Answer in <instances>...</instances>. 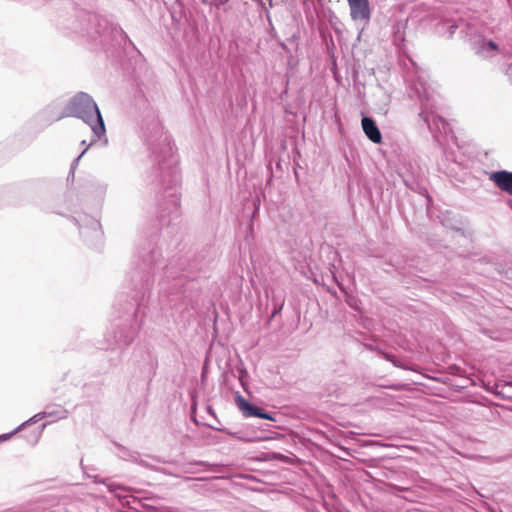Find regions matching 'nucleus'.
<instances>
[{"mask_svg":"<svg viewBox=\"0 0 512 512\" xmlns=\"http://www.w3.org/2000/svg\"><path fill=\"white\" fill-rule=\"evenodd\" d=\"M61 117L79 118L91 128L93 133L91 143L87 145L83 152L73 161L71 169L74 170L90 145L102 139H104V143L107 144L106 128L97 104L93 98L85 92H79L69 100Z\"/></svg>","mask_w":512,"mask_h":512,"instance_id":"obj_1","label":"nucleus"},{"mask_svg":"<svg viewBox=\"0 0 512 512\" xmlns=\"http://www.w3.org/2000/svg\"><path fill=\"white\" fill-rule=\"evenodd\" d=\"M354 21L368 22L371 18L369 0H347Z\"/></svg>","mask_w":512,"mask_h":512,"instance_id":"obj_2","label":"nucleus"},{"mask_svg":"<svg viewBox=\"0 0 512 512\" xmlns=\"http://www.w3.org/2000/svg\"><path fill=\"white\" fill-rule=\"evenodd\" d=\"M362 129L367 138L375 144L382 141V135L375 121L371 117L364 116L361 120Z\"/></svg>","mask_w":512,"mask_h":512,"instance_id":"obj_3","label":"nucleus"},{"mask_svg":"<svg viewBox=\"0 0 512 512\" xmlns=\"http://www.w3.org/2000/svg\"><path fill=\"white\" fill-rule=\"evenodd\" d=\"M490 180H492L501 190L512 195V172H493L490 175Z\"/></svg>","mask_w":512,"mask_h":512,"instance_id":"obj_4","label":"nucleus"},{"mask_svg":"<svg viewBox=\"0 0 512 512\" xmlns=\"http://www.w3.org/2000/svg\"><path fill=\"white\" fill-rule=\"evenodd\" d=\"M236 403L239 410L243 413L245 417H259L260 414L262 413V410L255 406H252L242 396H237Z\"/></svg>","mask_w":512,"mask_h":512,"instance_id":"obj_5","label":"nucleus"},{"mask_svg":"<svg viewBox=\"0 0 512 512\" xmlns=\"http://www.w3.org/2000/svg\"><path fill=\"white\" fill-rule=\"evenodd\" d=\"M498 50V46L493 41L482 40L477 47V53L483 57H491Z\"/></svg>","mask_w":512,"mask_h":512,"instance_id":"obj_6","label":"nucleus"},{"mask_svg":"<svg viewBox=\"0 0 512 512\" xmlns=\"http://www.w3.org/2000/svg\"><path fill=\"white\" fill-rule=\"evenodd\" d=\"M55 415H56V412H39V413L35 414L34 416H32L31 418H29L27 421L23 422L21 425H19L11 434L21 431L27 425H32L46 417L55 416Z\"/></svg>","mask_w":512,"mask_h":512,"instance_id":"obj_7","label":"nucleus"},{"mask_svg":"<svg viewBox=\"0 0 512 512\" xmlns=\"http://www.w3.org/2000/svg\"><path fill=\"white\" fill-rule=\"evenodd\" d=\"M102 483L107 485L109 491H111V492H115L119 488V485H116V484L111 483V482L103 481Z\"/></svg>","mask_w":512,"mask_h":512,"instance_id":"obj_8","label":"nucleus"},{"mask_svg":"<svg viewBox=\"0 0 512 512\" xmlns=\"http://www.w3.org/2000/svg\"><path fill=\"white\" fill-rule=\"evenodd\" d=\"M93 230H94L96 236H100L101 235V231L99 229V223L97 221L93 222Z\"/></svg>","mask_w":512,"mask_h":512,"instance_id":"obj_9","label":"nucleus"},{"mask_svg":"<svg viewBox=\"0 0 512 512\" xmlns=\"http://www.w3.org/2000/svg\"><path fill=\"white\" fill-rule=\"evenodd\" d=\"M259 418L268 419V420H274L273 417H271L268 413L263 412L260 414Z\"/></svg>","mask_w":512,"mask_h":512,"instance_id":"obj_10","label":"nucleus"},{"mask_svg":"<svg viewBox=\"0 0 512 512\" xmlns=\"http://www.w3.org/2000/svg\"><path fill=\"white\" fill-rule=\"evenodd\" d=\"M506 73L512 78V62L509 64Z\"/></svg>","mask_w":512,"mask_h":512,"instance_id":"obj_11","label":"nucleus"},{"mask_svg":"<svg viewBox=\"0 0 512 512\" xmlns=\"http://www.w3.org/2000/svg\"><path fill=\"white\" fill-rule=\"evenodd\" d=\"M10 435L11 434H3V435H1L0 436V441L8 439Z\"/></svg>","mask_w":512,"mask_h":512,"instance_id":"obj_12","label":"nucleus"},{"mask_svg":"<svg viewBox=\"0 0 512 512\" xmlns=\"http://www.w3.org/2000/svg\"><path fill=\"white\" fill-rule=\"evenodd\" d=\"M448 131L446 124L443 122V132L446 133Z\"/></svg>","mask_w":512,"mask_h":512,"instance_id":"obj_13","label":"nucleus"},{"mask_svg":"<svg viewBox=\"0 0 512 512\" xmlns=\"http://www.w3.org/2000/svg\"><path fill=\"white\" fill-rule=\"evenodd\" d=\"M81 144H82L83 146H86V141H85V140H83V141L81 142Z\"/></svg>","mask_w":512,"mask_h":512,"instance_id":"obj_14","label":"nucleus"}]
</instances>
